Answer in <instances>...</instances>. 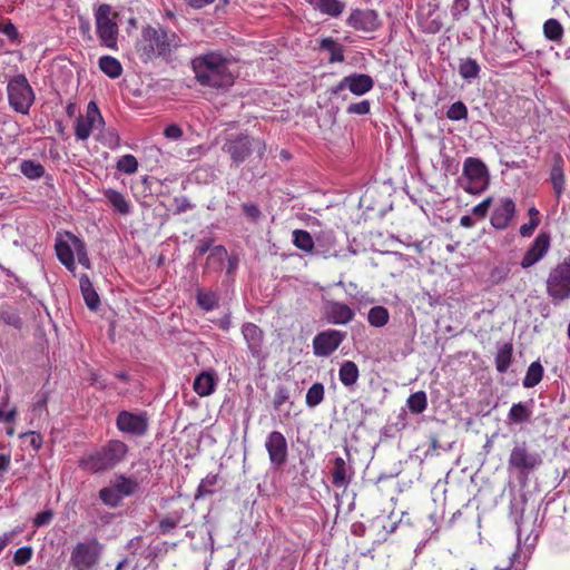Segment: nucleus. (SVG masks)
Here are the masks:
<instances>
[{
    "instance_id": "nucleus-1",
    "label": "nucleus",
    "mask_w": 570,
    "mask_h": 570,
    "mask_svg": "<svg viewBox=\"0 0 570 570\" xmlns=\"http://www.w3.org/2000/svg\"><path fill=\"white\" fill-rule=\"evenodd\" d=\"M233 60L219 50L203 52L191 59L196 81L203 87L228 89L235 82Z\"/></svg>"
},
{
    "instance_id": "nucleus-2",
    "label": "nucleus",
    "mask_w": 570,
    "mask_h": 570,
    "mask_svg": "<svg viewBox=\"0 0 570 570\" xmlns=\"http://www.w3.org/2000/svg\"><path fill=\"white\" fill-rule=\"evenodd\" d=\"M179 47H181V40L175 32L148 26L141 31L138 52L144 61L157 57L168 61Z\"/></svg>"
},
{
    "instance_id": "nucleus-3",
    "label": "nucleus",
    "mask_w": 570,
    "mask_h": 570,
    "mask_svg": "<svg viewBox=\"0 0 570 570\" xmlns=\"http://www.w3.org/2000/svg\"><path fill=\"white\" fill-rule=\"evenodd\" d=\"M128 451V445L125 442L110 440L101 448L81 456L78 465L90 473H101L122 462Z\"/></svg>"
},
{
    "instance_id": "nucleus-4",
    "label": "nucleus",
    "mask_w": 570,
    "mask_h": 570,
    "mask_svg": "<svg viewBox=\"0 0 570 570\" xmlns=\"http://www.w3.org/2000/svg\"><path fill=\"white\" fill-rule=\"evenodd\" d=\"M55 248L59 262L69 272L73 273L76 269L75 257L85 268L91 267L85 242L72 233L66 232L63 236L58 237Z\"/></svg>"
},
{
    "instance_id": "nucleus-5",
    "label": "nucleus",
    "mask_w": 570,
    "mask_h": 570,
    "mask_svg": "<svg viewBox=\"0 0 570 570\" xmlns=\"http://www.w3.org/2000/svg\"><path fill=\"white\" fill-rule=\"evenodd\" d=\"M222 150L226 153L235 166L243 164L254 151L262 158L266 147L263 141L249 137L244 132L226 135L222 145Z\"/></svg>"
},
{
    "instance_id": "nucleus-6",
    "label": "nucleus",
    "mask_w": 570,
    "mask_h": 570,
    "mask_svg": "<svg viewBox=\"0 0 570 570\" xmlns=\"http://www.w3.org/2000/svg\"><path fill=\"white\" fill-rule=\"evenodd\" d=\"M543 463L542 453L531 450L525 442L518 443L511 450L508 466L515 471L518 476L527 480Z\"/></svg>"
},
{
    "instance_id": "nucleus-7",
    "label": "nucleus",
    "mask_w": 570,
    "mask_h": 570,
    "mask_svg": "<svg viewBox=\"0 0 570 570\" xmlns=\"http://www.w3.org/2000/svg\"><path fill=\"white\" fill-rule=\"evenodd\" d=\"M117 13L109 4L102 3L95 10L96 32L101 46L117 50L119 28L116 21Z\"/></svg>"
},
{
    "instance_id": "nucleus-8",
    "label": "nucleus",
    "mask_w": 570,
    "mask_h": 570,
    "mask_svg": "<svg viewBox=\"0 0 570 570\" xmlns=\"http://www.w3.org/2000/svg\"><path fill=\"white\" fill-rule=\"evenodd\" d=\"M463 177L465 184L463 189L473 195L484 191L490 184V175L485 164L473 157H468L463 163Z\"/></svg>"
},
{
    "instance_id": "nucleus-9",
    "label": "nucleus",
    "mask_w": 570,
    "mask_h": 570,
    "mask_svg": "<svg viewBox=\"0 0 570 570\" xmlns=\"http://www.w3.org/2000/svg\"><path fill=\"white\" fill-rule=\"evenodd\" d=\"M10 107L20 114L27 115L35 100V95L24 75L10 79L7 86Z\"/></svg>"
},
{
    "instance_id": "nucleus-10",
    "label": "nucleus",
    "mask_w": 570,
    "mask_h": 570,
    "mask_svg": "<svg viewBox=\"0 0 570 570\" xmlns=\"http://www.w3.org/2000/svg\"><path fill=\"white\" fill-rule=\"evenodd\" d=\"M101 551L102 546L96 539L78 542L71 551L70 564L73 570H94Z\"/></svg>"
},
{
    "instance_id": "nucleus-11",
    "label": "nucleus",
    "mask_w": 570,
    "mask_h": 570,
    "mask_svg": "<svg viewBox=\"0 0 570 570\" xmlns=\"http://www.w3.org/2000/svg\"><path fill=\"white\" fill-rule=\"evenodd\" d=\"M116 426L124 434L141 438L149 430V415L146 411L122 410L116 416Z\"/></svg>"
},
{
    "instance_id": "nucleus-12",
    "label": "nucleus",
    "mask_w": 570,
    "mask_h": 570,
    "mask_svg": "<svg viewBox=\"0 0 570 570\" xmlns=\"http://www.w3.org/2000/svg\"><path fill=\"white\" fill-rule=\"evenodd\" d=\"M547 291L553 301L561 302L570 297V262H562L550 272Z\"/></svg>"
},
{
    "instance_id": "nucleus-13",
    "label": "nucleus",
    "mask_w": 570,
    "mask_h": 570,
    "mask_svg": "<svg viewBox=\"0 0 570 570\" xmlns=\"http://www.w3.org/2000/svg\"><path fill=\"white\" fill-rule=\"evenodd\" d=\"M374 88V79L366 73L354 72L343 77L335 86L330 88L331 96L340 97L345 90L355 96H364Z\"/></svg>"
},
{
    "instance_id": "nucleus-14",
    "label": "nucleus",
    "mask_w": 570,
    "mask_h": 570,
    "mask_svg": "<svg viewBox=\"0 0 570 570\" xmlns=\"http://www.w3.org/2000/svg\"><path fill=\"white\" fill-rule=\"evenodd\" d=\"M105 119L95 101L87 105L86 116L79 115L75 121V136L77 140H87L95 129H101Z\"/></svg>"
},
{
    "instance_id": "nucleus-15",
    "label": "nucleus",
    "mask_w": 570,
    "mask_h": 570,
    "mask_svg": "<svg viewBox=\"0 0 570 570\" xmlns=\"http://www.w3.org/2000/svg\"><path fill=\"white\" fill-rule=\"evenodd\" d=\"M265 449L268 453L271 465L275 469L282 468L288 458V445L286 438L279 431H272L265 440Z\"/></svg>"
},
{
    "instance_id": "nucleus-16",
    "label": "nucleus",
    "mask_w": 570,
    "mask_h": 570,
    "mask_svg": "<svg viewBox=\"0 0 570 570\" xmlns=\"http://www.w3.org/2000/svg\"><path fill=\"white\" fill-rule=\"evenodd\" d=\"M346 333L338 330H326L313 338V351L316 356L327 357L345 340Z\"/></svg>"
},
{
    "instance_id": "nucleus-17",
    "label": "nucleus",
    "mask_w": 570,
    "mask_h": 570,
    "mask_svg": "<svg viewBox=\"0 0 570 570\" xmlns=\"http://www.w3.org/2000/svg\"><path fill=\"white\" fill-rule=\"evenodd\" d=\"M515 215V203L510 197H502L495 204L490 224L494 229L504 230L509 227Z\"/></svg>"
},
{
    "instance_id": "nucleus-18",
    "label": "nucleus",
    "mask_w": 570,
    "mask_h": 570,
    "mask_svg": "<svg viewBox=\"0 0 570 570\" xmlns=\"http://www.w3.org/2000/svg\"><path fill=\"white\" fill-rule=\"evenodd\" d=\"M242 335L249 354L257 361L264 360L263 345L265 334L263 330L256 324L247 322L242 326Z\"/></svg>"
},
{
    "instance_id": "nucleus-19",
    "label": "nucleus",
    "mask_w": 570,
    "mask_h": 570,
    "mask_svg": "<svg viewBox=\"0 0 570 570\" xmlns=\"http://www.w3.org/2000/svg\"><path fill=\"white\" fill-rule=\"evenodd\" d=\"M551 246V236L548 232H540L525 252L521 267L529 268L540 262L549 252Z\"/></svg>"
},
{
    "instance_id": "nucleus-20",
    "label": "nucleus",
    "mask_w": 570,
    "mask_h": 570,
    "mask_svg": "<svg viewBox=\"0 0 570 570\" xmlns=\"http://www.w3.org/2000/svg\"><path fill=\"white\" fill-rule=\"evenodd\" d=\"M346 23L355 30L372 32L380 28L381 22L375 10L354 9L352 10Z\"/></svg>"
},
{
    "instance_id": "nucleus-21",
    "label": "nucleus",
    "mask_w": 570,
    "mask_h": 570,
    "mask_svg": "<svg viewBox=\"0 0 570 570\" xmlns=\"http://www.w3.org/2000/svg\"><path fill=\"white\" fill-rule=\"evenodd\" d=\"M549 181L552 186L554 197L557 202H559L567 187L566 161L560 154H554L551 159Z\"/></svg>"
},
{
    "instance_id": "nucleus-22",
    "label": "nucleus",
    "mask_w": 570,
    "mask_h": 570,
    "mask_svg": "<svg viewBox=\"0 0 570 570\" xmlns=\"http://www.w3.org/2000/svg\"><path fill=\"white\" fill-rule=\"evenodd\" d=\"M324 316L330 324L346 325L353 321L355 312L347 304L338 301H326Z\"/></svg>"
},
{
    "instance_id": "nucleus-23",
    "label": "nucleus",
    "mask_w": 570,
    "mask_h": 570,
    "mask_svg": "<svg viewBox=\"0 0 570 570\" xmlns=\"http://www.w3.org/2000/svg\"><path fill=\"white\" fill-rule=\"evenodd\" d=\"M217 385V375L215 371H204L194 380V391L199 396H208L215 392Z\"/></svg>"
},
{
    "instance_id": "nucleus-24",
    "label": "nucleus",
    "mask_w": 570,
    "mask_h": 570,
    "mask_svg": "<svg viewBox=\"0 0 570 570\" xmlns=\"http://www.w3.org/2000/svg\"><path fill=\"white\" fill-rule=\"evenodd\" d=\"M79 285L87 307L96 312L100 306V298L87 274L80 276Z\"/></svg>"
},
{
    "instance_id": "nucleus-25",
    "label": "nucleus",
    "mask_w": 570,
    "mask_h": 570,
    "mask_svg": "<svg viewBox=\"0 0 570 570\" xmlns=\"http://www.w3.org/2000/svg\"><path fill=\"white\" fill-rule=\"evenodd\" d=\"M315 10L322 14H326L333 18L341 16L345 9V3L340 0H305Z\"/></svg>"
},
{
    "instance_id": "nucleus-26",
    "label": "nucleus",
    "mask_w": 570,
    "mask_h": 570,
    "mask_svg": "<svg viewBox=\"0 0 570 570\" xmlns=\"http://www.w3.org/2000/svg\"><path fill=\"white\" fill-rule=\"evenodd\" d=\"M458 72L463 80H465L468 83H471L479 78L481 66L475 59L471 57L460 58Z\"/></svg>"
},
{
    "instance_id": "nucleus-27",
    "label": "nucleus",
    "mask_w": 570,
    "mask_h": 570,
    "mask_svg": "<svg viewBox=\"0 0 570 570\" xmlns=\"http://www.w3.org/2000/svg\"><path fill=\"white\" fill-rule=\"evenodd\" d=\"M532 405L530 403L519 402L512 404L508 413L510 424H523L531 420Z\"/></svg>"
},
{
    "instance_id": "nucleus-28",
    "label": "nucleus",
    "mask_w": 570,
    "mask_h": 570,
    "mask_svg": "<svg viewBox=\"0 0 570 570\" xmlns=\"http://www.w3.org/2000/svg\"><path fill=\"white\" fill-rule=\"evenodd\" d=\"M320 49L330 53L328 62H343L345 60L344 47L334 38L321 39Z\"/></svg>"
},
{
    "instance_id": "nucleus-29",
    "label": "nucleus",
    "mask_w": 570,
    "mask_h": 570,
    "mask_svg": "<svg viewBox=\"0 0 570 570\" xmlns=\"http://www.w3.org/2000/svg\"><path fill=\"white\" fill-rule=\"evenodd\" d=\"M360 376L357 365L352 361H344L338 370V379L345 387H352L356 384Z\"/></svg>"
},
{
    "instance_id": "nucleus-30",
    "label": "nucleus",
    "mask_w": 570,
    "mask_h": 570,
    "mask_svg": "<svg viewBox=\"0 0 570 570\" xmlns=\"http://www.w3.org/2000/svg\"><path fill=\"white\" fill-rule=\"evenodd\" d=\"M104 196L119 214L128 215L130 213V204L120 191L109 188L104 191Z\"/></svg>"
},
{
    "instance_id": "nucleus-31",
    "label": "nucleus",
    "mask_w": 570,
    "mask_h": 570,
    "mask_svg": "<svg viewBox=\"0 0 570 570\" xmlns=\"http://www.w3.org/2000/svg\"><path fill=\"white\" fill-rule=\"evenodd\" d=\"M332 482L335 487H346L348 483L347 465L345 460L341 456L334 460V468L332 470Z\"/></svg>"
},
{
    "instance_id": "nucleus-32",
    "label": "nucleus",
    "mask_w": 570,
    "mask_h": 570,
    "mask_svg": "<svg viewBox=\"0 0 570 570\" xmlns=\"http://www.w3.org/2000/svg\"><path fill=\"white\" fill-rule=\"evenodd\" d=\"M112 487L124 499V497L132 495L138 490L139 484L135 479L127 478L125 475H118L114 480Z\"/></svg>"
},
{
    "instance_id": "nucleus-33",
    "label": "nucleus",
    "mask_w": 570,
    "mask_h": 570,
    "mask_svg": "<svg viewBox=\"0 0 570 570\" xmlns=\"http://www.w3.org/2000/svg\"><path fill=\"white\" fill-rule=\"evenodd\" d=\"M512 361V344L504 343L498 348L495 355V368L499 373H505Z\"/></svg>"
},
{
    "instance_id": "nucleus-34",
    "label": "nucleus",
    "mask_w": 570,
    "mask_h": 570,
    "mask_svg": "<svg viewBox=\"0 0 570 570\" xmlns=\"http://www.w3.org/2000/svg\"><path fill=\"white\" fill-rule=\"evenodd\" d=\"M99 68L108 77L116 79L122 73L121 63L111 56H102L99 58Z\"/></svg>"
},
{
    "instance_id": "nucleus-35",
    "label": "nucleus",
    "mask_w": 570,
    "mask_h": 570,
    "mask_svg": "<svg viewBox=\"0 0 570 570\" xmlns=\"http://www.w3.org/2000/svg\"><path fill=\"white\" fill-rule=\"evenodd\" d=\"M543 376V366L539 361L532 362L525 373V376L522 381L524 387L530 389L538 385Z\"/></svg>"
},
{
    "instance_id": "nucleus-36",
    "label": "nucleus",
    "mask_w": 570,
    "mask_h": 570,
    "mask_svg": "<svg viewBox=\"0 0 570 570\" xmlns=\"http://www.w3.org/2000/svg\"><path fill=\"white\" fill-rule=\"evenodd\" d=\"M390 320V313L386 307L377 305L367 313V322L374 327H383Z\"/></svg>"
},
{
    "instance_id": "nucleus-37",
    "label": "nucleus",
    "mask_w": 570,
    "mask_h": 570,
    "mask_svg": "<svg viewBox=\"0 0 570 570\" xmlns=\"http://www.w3.org/2000/svg\"><path fill=\"white\" fill-rule=\"evenodd\" d=\"M406 405L411 413L421 414L428 407V397L424 391H417L411 394L406 400Z\"/></svg>"
},
{
    "instance_id": "nucleus-38",
    "label": "nucleus",
    "mask_w": 570,
    "mask_h": 570,
    "mask_svg": "<svg viewBox=\"0 0 570 570\" xmlns=\"http://www.w3.org/2000/svg\"><path fill=\"white\" fill-rule=\"evenodd\" d=\"M293 244L301 250L311 253L314 248L312 235L304 229H295L293 232Z\"/></svg>"
},
{
    "instance_id": "nucleus-39",
    "label": "nucleus",
    "mask_w": 570,
    "mask_h": 570,
    "mask_svg": "<svg viewBox=\"0 0 570 570\" xmlns=\"http://www.w3.org/2000/svg\"><path fill=\"white\" fill-rule=\"evenodd\" d=\"M525 503L527 500L524 497H521L520 499L513 498L510 501V517L518 527V534L521 532L520 528L523 519Z\"/></svg>"
},
{
    "instance_id": "nucleus-40",
    "label": "nucleus",
    "mask_w": 570,
    "mask_h": 570,
    "mask_svg": "<svg viewBox=\"0 0 570 570\" xmlns=\"http://www.w3.org/2000/svg\"><path fill=\"white\" fill-rule=\"evenodd\" d=\"M20 171L29 179H39L45 175V167L35 160H22Z\"/></svg>"
},
{
    "instance_id": "nucleus-41",
    "label": "nucleus",
    "mask_w": 570,
    "mask_h": 570,
    "mask_svg": "<svg viewBox=\"0 0 570 570\" xmlns=\"http://www.w3.org/2000/svg\"><path fill=\"white\" fill-rule=\"evenodd\" d=\"M325 395L324 385L320 382L314 383L306 393L305 402L306 405L311 409L320 405Z\"/></svg>"
},
{
    "instance_id": "nucleus-42",
    "label": "nucleus",
    "mask_w": 570,
    "mask_h": 570,
    "mask_svg": "<svg viewBox=\"0 0 570 570\" xmlns=\"http://www.w3.org/2000/svg\"><path fill=\"white\" fill-rule=\"evenodd\" d=\"M197 304L204 311H213L218 305V295L214 292L197 291Z\"/></svg>"
},
{
    "instance_id": "nucleus-43",
    "label": "nucleus",
    "mask_w": 570,
    "mask_h": 570,
    "mask_svg": "<svg viewBox=\"0 0 570 570\" xmlns=\"http://www.w3.org/2000/svg\"><path fill=\"white\" fill-rule=\"evenodd\" d=\"M218 475L217 474H207L199 483L195 498L200 499L206 495H210L214 493V487L217 484Z\"/></svg>"
},
{
    "instance_id": "nucleus-44",
    "label": "nucleus",
    "mask_w": 570,
    "mask_h": 570,
    "mask_svg": "<svg viewBox=\"0 0 570 570\" xmlns=\"http://www.w3.org/2000/svg\"><path fill=\"white\" fill-rule=\"evenodd\" d=\"M99 498L106 505L111 508H117L122 501L121 495L112 485L102 488L99 491Z\"/></svg>"
},
{
    "instance_id": "nucleus-45",
    "label": "nucleus",
    "mask_w": 570,
    "mask_h": 570,
    "mask_svg": "<svg viewBox=\"0 0 570 570\" xmlns=\"http://www.w3.org/2000/svg\"><path fill=\"white\" fill-rule=\"evenodd\" d=\"M543 33L547 39L557 41L560 40L563 35V28L557 19H549L543 24Z\"/></svg>"
},
{
    "instance_id": "nucleus-46",
    "label": "nucleus",
    "mask_w": 570,
    "mask_h": 570,
    "mask_svg": "<svg viewBox=\"0 0 570 570\" xmlns=\"http://www.w3.org/2000/svg\"><path fill=\"white\" fill-rule=\"evenodd\" d=\"M117 170L126 175H132L138 169V161L135 156L127 154L121 156L116 164Z\"/></svg>"
},
{
    "instance_id": "nucleus-47",
    "label": "nucleus",
    "mask_w": 570,
    "mask_h": 570,
    "mask_svg": "<svg viewBox=\"0 0 570 570\" xmlns=\"http://www.w3.org/2000/svg\"><path fill=\"white\" fill-rule=\"evenodd\" d=\"M468 108L461 100L453 102L448 111L446 117L452 121L465 120L468 118Z\"/></svg>"
},
{
    "instance_id": "nucleus-48",
    "label": "nucleus",
    "mask_w": 570,
    "mask_h": 570,
    "mask_svg": "<svg viewBox=\"0 0 570 570\" xmlns=\"http://www.w3.org/2000/svg\"><path fill=\"white\" fill-rule=\"evenodd\" d=\"M291 399V392L287 386L285 385H278L275 391L274 400H273V406L275 410H281L282 405L285 403H288L289 406L293 405V402Z\"/></svg>"
},
{
    "instance_id": "nucleus-49",
    "label": "nucleus",
    "mask_w": 570,
    "mask_h": 570,
    "mask_svg": "<svg viewBox=\"0 0 570 570\" xmlns=\"http://www.w3.org/2000/svg\"><path fill=\"white\" fill-rule=\"evenodd\" d=\"M470 0H454L451 7V16L453 20L459 21L466 16L470 10Z\"/></svg>"
},
{
    "instance_id": "nucleus-50",
    "label": "nucleus",
    "mask_w": 570,
    "mask_h": 570,
    "mask_svg": "<svg viewBox=\"0 0 570 570\" xmlns=\"http://www.w3.org/2000/svg\"><path fill=\"white\" fill-rule=\"evenodd\" d=\"M242 212L244 216L252 223H257L263 217L261 208L255 203L242 204Z\"/></svg>"
},
{
    "instance_id": "nucleus-51",
    "label": "nucleus",
    "mask_w": 570,
    "mask_h": 570,
    "mask_svg": "<svg viewBox=\"0 0 570 570\" xmlns=\"http://www.w3.org/2000/svg\"><path fill=\"white\" fill-rule=\"evenodd\" d=\"M0 321L18 330L21 328L22 326L21 317L19 316L18 313L11 309H2L0 312Z\"/></svg>"
},
{
    "instance_id": "nucleus-52",
    "label": "nucleus",
    "mask_w": 570,
    "mask_h": 570,
    "mask_svg": "<svg viewBox=\"0 0 570 570\" xmlns=\"http://www.w3.org/2000/svg\"><path fill=\"white\" fill-rule=\"evenodd\" d=\"M33 551L31 547H21L13 554V563L16 566H24L32 558Z\"/></svg>"
},
{
    "instance_id": "nucleus-53",
    "label": "nucleus",
    "mask_w": 570,
    "mask_h": 570,
    "mask_svg": "<svg viewBox=\"0 0 570 570\" xmlns=\"http://www.w3.org/2000/svg\"><path fill=\"white\" fill-rule=\"evenodd\" d=\"M371 110V102L368 100H362L358 102L350 104L346 108V112L350 115H367Z\"/></svg>"
},
{
    "instance_id": "nucleus-54",
    "label": "nucleus",
    "mask_w": 570,
    "mask_h": 570,
    "mask_svg": "<svg viewBox=\"0 0 570 570\" xmlns=\"http://www.w3.org/2000/svg\"><path fill=\"white\" fill-rule=\"evenodd\" d=\"M492 197L489 196L487 198H484L481 203H479L478 205H475L473 208H472V215L476 218V219H484L489 213V209L491 207V204H492Z\"/></svg>"
},
{
    "instance_id": "nucleus-55",
    "label": "nucleus",
    "mask_w": 570,
    "mask_h": 570,
    "mask_svg": "<svg viewBox=\"0 0 570 570\" xmlns=\"http://www.w3.org/2000/svg\"><path fill=\"white\" fill-rule=\"evenodd\" d=\"M179 520H180V517L177 515V514H173V515L163 518L159 521V531H160V533L161 534L170 533L171 530H174L177 527Z\"/></svg>"
},
{
    "instance_id": "nucleus-56",
    "label": "nucleus",
    "mask_w": 570,
    "mask_h": 570,
    "mask_svg": "<svg viewBox=\"0 0 570 570\" xmlns=\"http://www.w3.org/2000/svg\"><path fill=\"white\" fill-rule=\"evenodd\" d=\"M509 268L505 266H497L490 272V281L493 284L503 283L509 276Z\"/></svg>"
},
{
    "instance_id": "nucleus-57",
    "label": "nucleus",
    "mask_w": 570,
    "mask_h": 570,
    "mask_svg": "<svg viewBox=\"0 0 570 570\" xmlns=\"http://www.w3.org/2000/svg\"><path fill=\"white\" fill-rule=\"evenodd\" d=\"M52 518H53V513L51 510H45L42 512H39L36 514V517L33 519V525L36 528L45 527L51 522Z\"/></svg>"
},
{
    "instance_id": "nucleus-58",
    "label": "nucleus",
    "mask_w": 570,
    "mask_h": 570,
    "mask_svg": "<svg viewBox=\"0 0 570 570\" xmlns=\"http://www.w3.org/2000/svg\"><path fill=\"white\" fill-rule=\"evenodd\" d=\"M174 203L176 205V214H183L194 207L189 199L185 196L175 197Z\"/></svg>"
},
{
    "instance_id": "nucleus-59",
    "label": "nucleus",
    "mask_w": 570,
    "mask_h": 570,
    "mask_svg": "<svg viewBox=\"0 0 570 570\" xmlns=\"http://www.w3.org/2000/svg\"><path fill=\"white\" fill-rule=\"evenodd\" d=\"M22 530L20 528H16L9 532H4L0 535V553L4 550V548L12 541V539L20 533Z\"/></svg>"
},
{
    "instance_id": "nucleus-60",
    "label": "nucleus",
    "mask_w": 570,
    "mask_h": 570,
    "mask_svg": "<svg viewBox=\"0 0 570 570\" xmlns=\"http://www.w3.org/2000/svg\"><path fill=\"white\" fill-rule=\"evenodd\" d=\"M165 137L169 139H179L183 136V130L178 125L171 124L165 128Z\"/></svg>"
},
{
    "instance_id": "nucleus-61",
    "label": "nucleus",
    "mask_w": 570,
    "mask_h": 570,
    "mask_svg": "<svg viewBox=\"0 0 570 570\" xmlns=\"http://www.w3.org/2000/svg\"><path fill=\"white\" fill-rule=\"evenodd\" d=\"M540 223L534 222V219H529V223L520 226L519 233L522 237H529L533 234L534 229L539 226Z\"/></svg>"
},
{
    "instance_id": "nucleus-62",
    "label": "nucleus",
    "mask_w": 570,
    "mask_h": 570,
    "mask_svg": "<svg viewBox=\"0 0 570 570\" xmlns=\"http://www.w3.org/2000/svg\"><path fill=\"white\" fill-rule=\"evenodd\" d=\"M213 245L212 239H200L195 248V254L197 256H203L206 254Z\"/></svg>"
},
{
    "instance_id": "nucleus-63",
    "label": "nucleus",
    "mask_w": 570,
    "mask_h": 570,
    "mask_svg": "<svg viewBox=\"0 0 570 570\" xmlns=\"http://www.w3.org/2000/svg\"><path fill=\"white\" fill-rule=\"evenodd\" d=\"M1 31L9 38V39H16L18 37V30L16 26L11 22H7L1 28Z\"/></svg>"
},
{
    "instance_id": "nucleus-64",
    "label": "nucleus",
    "mask_w": 570,
    "mask_h": 570,
    "mask_svg": "<svg viewBox=\"0 0 570 570\" xmlns=\"http://www.w3.org/2000/svg\"><path fill=\"white\" fill-rule=\"evenodd\" d=\"M227 255V250L223 245H217L213 247L210 255L208 256V259L213 257H217L218 259H223Z\"/></svg>"
}]
</instances>
